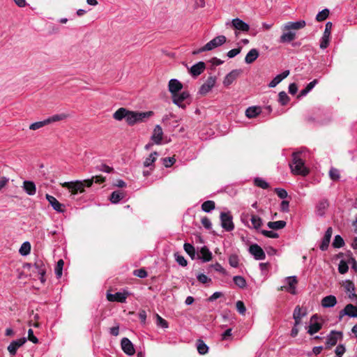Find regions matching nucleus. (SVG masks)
Returning a JSON list of instances; mask_svg holds the SVG:
<instances>
[{
    "mask_svg": "<svg viewBox=\"0 0 357 357\" xmlns=\"http://www.w3.org/2000/svg\"><path fill=\"white\" fill-rule=\"evenodd\" d=\"M153 115V112H135L130 111L124 107L118 109L114 114L113 118L116 121L126 119L129 126H134L137 123L143 122Z\"/></svg>",
    "mask_w": 357,
    "mask_h": 357,
    "instance_id": "f257e3e1",
    "label": "nucleus"
},
{
    "mask_svg": "<svg viewBox=\"0 0 357 357\" xmlns=\"http://www.w3.org/2000/svg\"><path fill=\"white\" fill-rule=\"evenodd\" d=\"M292 160L289 163L291 172L294 175L306 176L310 173V169L305 165V158L301 151L294 152L291 155Z\"/></svg>",
    "mask_w": 357,
    "mask_h": 357,
    "instance_id": "f03ea898",
    "label": "nucleus"
},
{
    "mask_svg": "<svg viewBox=\"0 0 357 357\" xmlns=\"http://www.w3.org/2000/svg\"><path fill=\"white\" fill-rule=\"evenodd\" d=\"M93 183V178L86 179L83 181H76L70 182H64L61 183L62 187L67 188L72 195L82 193L84 192L85 187H91Z\"/></svg>",
    "mask_w": 357,
    "mask_h": 357,
    "instance_id": "7ed1b4c3",
    "label": "nucleus"
},
{
    "mask_svg": "<svg viewBox=\"0 0 357 357\" xmlns=\"http://www.w3.org/2000/svg\"><path fill=\"white\" fill-rule=\"evenodd\" d=\"M222 227L227 231H231L234 229L233 217L230 212H222L220 215Z\"/></svg>",
    "mask_w": 357,
    "mask_h": 357,
    "instance_id": "20e7f679",
    "label": "nucleus"
},
{
    "mask_svg": "<svg viewBox=\"0 0 357 357\" xmlns=\"http://www.w3.org/2000/svg\"><path fill=\"white\" fill-rule=\"evenodd\" d=\"M190 97V94L188 91H183L181 93H177L172 95V102L182 109L186 107V101Z\"/></svg>",
    "mask_w": 357,
    "mask_h": 357,
    "instance_id": "39448f33",
    "label": "nucleus"
},
{
    "mask_svg": "<svg viewBox=\"0 0 357 357\" xmlns=\"http://www.w3.org/2000/svg\"><path fill=\"white\" fill-rule=\"evenodd\" d=\"M121 347L123 352L128 356H133L135 354L133 344L127 337H123L121 339Z\"/></svg>",
    "mask_w": 357,
    "mask_h": 357,
    "instance_id": "423d86ee",
    "label": "nucleus"
},
{
    "mask_svg": "<svg viewBox=\"0 0 357 357\" xmlns=\"http://www.w3.org/2000/svg\"><path fill=\"white\" fill-rule=\"evenodd\" d=\"M250 253L257 260H263L266 258V254L263 249L257 244H252L249 248Z\"/></svg>",
    "mask_w": 357,
    "mask_h": 357,
    "instance_id": "0eeeda50",
    "label": "nucleus"
},
{
    "mask_svg": "<svg viewBox=\"0 0 357 357\" xmlns=\"http://www.w3.org/2000/svg\"><path fill=\"white\" fill-rule=\"evenodd\" d=\"M226 40L227 38L225 36H218L205 45L206 49H208V51L212 50L214 48L223 45L226 42Z\"/></svg>",
    "mask_w": 357,
    "mask_h": 357,
    "instance_id": "6e6552de",
    "label": "nucleus"
},
{
    "mask_svg": "<svg viewBox=\"0 0 357 357\" xmlns=\"http://www.w3.org/2000/svg\"><path fill=\"white\" fill-rule=\"evenodd\" d=\"M342 337V333L332 331L326 339V348L330 349L331 347L336 345L338 338Z\"/></svg>",
    "mask_w": 357,
    "mask_h": 357,
    "instance_id": "1a4fd4ad",
    "label": "nucleus"
},
{
    "mask_svg": "<svg viewBox=\"0 0 357 357\" xmlns=\"http://www.w3.org/2000/svg\"><path fill=\"white\" fill-rule=\"evenodd\" d=\"M216 78L213 76H210L206 79V82L202 85L199 89V93L202 95H206L209 92L215 84Z\"/></svg>",
    "mask_w": 357,
    "mask_h": 357,
    "instance_id": "9d476101",
    "label": "nucleus"
},
{
    "mask_svg": "<svg viewBox=\"0 0 357 357\" xmlns=\"http://www.w3.org/2000/svg\"><path fill=\"white\" fill-rule=\"evenodd\" d=\"M305 26L306 22L305 20H300L297 22H289L283 26L282 30L284 31L290 30H299L304 28Z\"/></svg>",
    "mask_w": 357,
    "mask_h": 357,
    "instance_id": "9b49d317",
    "label": "nucleus"
},
{
    "mask_svg": "<svg viewBox=\"0 0 357 357\" xmlns=\"http://www.w3.org/2000/svg\"><path fill=\"white\" fill-rule=\"evenodd\" d=\"M26 342V337H22L17 340L13 341L8 347V351H9L10 354L12 356H15L17 353V349L24 344H25Z\"/></svg>",
    "mask_w": 357,
    "mask_h": 357,
    "instance_id": "f8f14e48",
    "label": "nucleus"
},
{
    "mask_svg": "<svg viewBox=\"0 0 357 357\" xmlns=\"http://www.w3.org/2000/svg\"><path fill=\"white\" fill-rule=\"evenodd\" d=\"M46 199L52 208L59 213H63L65 211V206L61 204L54 197L47 194Z\"/></svg>",
    "mask_w": 357,
    "mask_h": 357,
    "instance_id": "ddd939ff",
    "label": "nucleus"
},
{
    "mask_svg": "<svg viewBox=\"0 0 357 357\" xmlns=\"http://www.w3.org/2000/svg\"><path fill=\"white\" fill-rule=\"evenodd\" d=\"M241 72V70L238 69L233 70L232 71H231L225 76L223 80V84L225 86H229V85H231L238 77Z\"/></svg>",
    "mask_w": 357,
    "mask_h": 357,
    "instance_id": "4468645a",
    "label": "nucleus"
},
{
    "mask_svg": "<svg viewBox=\"0 0 357 357\" xmlns=\"http://www.w3.org/2000/svg\"><path fill=\"white\" fill-rule=\"evenodd\" d=\"M231 26L234 29L243 32H248L250 30V26L239 18L233 19Z\"/></svg>",
    "mask_w": 357,
    "mask_h": 357,
    "instance_id": "2eb2a0df",
    "label": "nucleus"
},
{
    "mask_svg": "<svg viewBox=\"0 0 357 357\" xmlns=\"http://www.w3.org/2000/svg\"><path fill=\"white\" fill-rule=\"evenodd\" d=\"M128 293L124 292H117L114 294H107V299L110 302H119V303H125L126 298L128 297Z\"/></svg>",
    "mask_w": 357,
    "mask_h": 357,
    "instance_id": "dca6fc26",
    "label": "nucleus"
},
{
    "mask_svg": "<svg viewBox=\"0 0 357 357\" xmlns=\"http://www.w3.org/2000/svg\"><path fill=\"white\" fill-rule=\"evenodd\" d=\"M183 87L182 83L176 79H170L168 84V89L171 95L179 93Z\"/></svg>",
    "mask_w": 357,
    "mask_h": 357,
    "instance_id": "f3484780",
    "label": "nucleus"
},
{
    "mask_svg": "<svg viewBox=\"0 0 357 357\" xmlns=\"http://www.w3.org/2000/svg\"><path fill=\"white\" fill-rule=\"evenodd\" d=\"M333 234V229L332 227H328L325 232L324 236L321 241V243L320 244V249L323 251L326 250L328 248L331 238Z\"/></svg>",
    "mask_w": 357,
    "mask_h": 357,
    "instance_id": "a211bd4d",
    "label": "nucleus"
},
{
    "mask_svg": "<svg viewBox=\"0 0 357 357\" xmlns=\"http://www.w3.org/2000/svg\"><path fill=\"white\" fill-rule=\"evenodd\" d=\"M163 132L160 126L157 125L155 126L151 136V139L156 144H160L162 140Z\"/></svg>",
    "mask_w": 357,
    "mask_h": 357,
    "instance_id": "6ab92c4d",
    "label": "nucleus"
},
{
    "mask_svg": "<svg viewBox=\"0 0 357 357\" xmlns=\"http://www.w3.org/2000/svg\"><path fill=\"white\" fill-rule=\"evenodd\" d=\"M205 68V63L203 61H199L191 67L190 69V73L193 77H197L204 72Z\"/></svg>",
    "mask_w": 357,
    "mask_h": 357,
    "instance_id": "aec40b11",
    "label": "nucleus"
},
{
    "mask_svg": "<svg viewBox=\"0 0 357 357\" xmlns=\"http://www.w3.org/2000/svg\"><path fill=\"white\" fill-rule=\"evenodd\" d=\"M197 259H202L204 262L209 261L212 259V253L206 246H204L197 254Z\"/></svg>",
    "mask_w": 357,
    "mask_h": 357,
    "instance_id": "412c9836",
    "label": "nucleus"
},
{
    "mask_svg": "<svg viewBox=\"0 0 357 357\" xmlns=\"http://www.w3.org/2000/svg\"><path fill=\"white\" fill-rule=\"evenodd\" d=\"M22 188L30 196L34 195L36 192V187L35 183L31 181H24Z\"/></svg>",
    "mask_w": 357,
    "mask_h": 357,
    "instance_id": "4be33fe9",
    "label": "nucleus"
},
{
    "mask_svg": "<svg viewBox=\"0 0 357 357\" xmlns=\"http://www.w3.org/2000/svg\"><path fill=\"white\" fill-rule=\"evenodd\" d=\"M337 304V299L335 296L329 295L324 297L321 300V305L324 307H332Z\"/></svg>",
    "mask_w": 357,
    "mask_h": 357,
    "instance_id": "5701e85b",
    "label": "nucleus"
},
{
    "mask_svg": "<svg viewBox=\"0 0 357 357\" xmlns=\"http://www.w3.org/2000/svg\"><path fill=\"white\" fill-rule=\"evenodd\" d=\"M289 75V70H287L282 72L281 74L278 75L273 79L268 84L270 88L275 87L282 80L286 78Z\"/></svg>",
    "mask_w": 357,
    "mask_h": 357,
    "instance_id": "b1692460",
    "label": "nucleus"
},
{
    "mask_svg": "<svg viewBox=\"0 0 357 357\" xmlns=\"http://www.w3.org/2000/svg\"><path fill=\"white\" fill-rule=\"evenodd\" d=\"M158 155V152L154 151L151 153L148 158L145 159L144 161V166L146 167H151V170L153 169L154 165L153 163L157 159V157Z\"/></svg>",
    "mask_w": 357,
    "mask_h": 357,
    "instance_id": "393cba45",
    "label": "nucleus"
},
{
    "mask_svg": "<svg viewBox=\"0 0 357 357\" xmlns=\"http://www.w3.org/2000/svg\"><path fill=\"white\" fill-rule=\"evenodd\" d=\"M350 317H357V307L353 304H347L343 309V313Z\"/></svg>",
    "mask_w": 357,
    "mask_h": 357,
    "instance_id": "a878e982",
    "label": "nucleus"
},
{
    "mask_svg": "<svg viewBox=\"0 0 357 357\" xmlns=\"http://www.w3.org/2000/svg\"><path fill=\"white\" fill-rule=\"evenodd\" d=\"M259 52L257 49L250 50L245 58V61L248 64L253 63L259 56Z\"/></svg>",
    "mask_w": 357,
    "mask_h": 357,
    "instance_id": "bb28decb",
    "label": "nucleus"
},
{
    "mask_svg": "<svg viewBox=\"0 0 357 357\" xmlns=\"http://www.w3.org/2000/svg\"><path fill=\"white\" fill-rule=\"evenodd\" d=\"M261 113V108L259 107H250L245 111V115L249 119H252Z\"/></svg>",
    "mask_w": 357,
    "mask_h": 357,
    "instance_id": "cd10ccee",
    "label": "nucleus"
},
{
    "mask_svg": "<svg viewBox=\"0 0 357 357\" xmlns=\"http://www.w3.org/2000/svg\"><path fill=\"white\" fill-rule=\"evenodd\" d=\"M329 204L327 199H322L319 202L317 205V211L319 215L322 216L325 213L326 209L328 207Z\"/></svg>",
    "mask_w": 357,
    "mask_h": 357,
    "instance_id": "c85d7f7f",
    "label": "nucleus"
},
{
    "mask_svg": "<svg viewBox=\"0 0 357 357\" xmlns=\"http://www.w3.org/2000/svg\"><path fill=\"white\" fill-rule=\"evenodd\" d=\"M68 116V114L62 113V114L53 115V116L47 118L45 120H46L47 124L48 125L52 123L63 121V120L66 119Z\"/></svg>",
    "mask_w": 357,
    "mask_h": 357,
    "instance_id": "c756f323",
    "label": "nucleus"
},
{
    "mask_svg": "<svg viewBox=\"0 0 357 357\" xmlns=\"http://www.w3.org/2000/svg\"><path fill=\"white\" fill-rule=\"evenodd\" d=\"M296 38V33L292 31L284 33L280 38V42L282 43H290Z\"/></svg>",
    "mask_w": 357,
    "mask_h": 357,
    "instance_id": "7c9ffc66",
    "label": "nucleus"
},
{
    "mask_svg": "<svg viewBox=\"0 0 357 357\" xmlns=\"http://www.w3.org/2000/svg\"><path fill=\"white\" fill-rule=\"evenodd\" d=\"M286 222L284 220H278L275 222H268L267 226L273 230L283 229L286 226Z\"/></svg>",
    "mask_w": 357,
    "mask_h": 357,
    "instance_id": "2f4dec72",
    "label": "nucleus"
},
{
    "mask_svg": "<svg viewBox=\"0 0 357 357\" xmlns=\"http://www.w3.org/2000/svg\"><path fill=\"white\" fill-rule=\"evenodd\" d=\"M124 197V193L121 191L117 190L114 191L109 197V200L113 204H116L119 202H120L121 199H123Z\"/></svg>",
    "mask_w": 357,
    "mask_h": 357,
    "instance_id": "473e14b6",
    "label": "nucleus"
},
{
    "mask_svg": "<svg viewBox=\"0 0 357 357\" xmlns=\"http://www.w3.org/2000/svg\"><path fill=\"white\" fill-rule=\"evenodd\" d=\"M287 281L289 285V288L287 290L291 294H295V286L298 283V280L296 276L287 277Z\"/></svg>",
    "mask_w": 357,
    "mask_h": 357,
    "instance_id": "72a5a7b5",
    "label": "nucleus"
},
{
    "mask_svg": "<svg viewBox=\"0 0 357 357\" xmlns=\"http://www.w3.org/2000/svg\"><path fill=\"white\" fill-rule=\"evenodd\" d=\"M184 250L186 252L187 254L191 257L192 259H195V249L194 246L188 243H185L183 245Z\"/></svg>",
    "mask_w": 357,
    "mask_h": 357,
    "instance_id": "f704fd0d",
    "label": "nucleus"
},
{
    "mask_svg": "<svg viewBox=\"0 0 357 357\" xmlns=\"http://www.w3.org/2000/svg\"><path fill=\"white\" fill-rule=\"evenodd\" d=\"M322 328V324L319 322H314L310 324L309 326V328L307 333L310 335H314V333L319 332Z\"/></svg>",
    "mask_w": 357,
    "mask_h": 357,
    "instance_id": "c9c22d12",
    "label": "nucleus"
},
{
    "mask_svg": "<svg viewBox=\"0 0 357 357\" xmlns=\"http://www.w3.org/2000/svg\"><path fill=\"white\" fill-rule=\"evenodd\" d=\"M215 207V204L213 201L211 200L206 201L202 204V209L206 213L210 212L211 211L214 209Z\"/></svg>",
    "mask_w": 357,
    "mask_h": 357,
    "instance_id": "e433bc0d",
    "label": "nucleus"
},
{
    "mask_svg": "<svg viewBox=\"0 0 357 357\" xmlns=\"http://www.w3.org/2000/svg\"><path fill=\"white\" fill-rule=\"evenodd\" d=\"M253 228L258 229L262 225V220L257 215H252L250 218Z\"/></svg>",
    "mask_w": 357,
    "mask_h": 357,
    "instance_id": "4c0bfd02",
    "label": "nucleus"
},
{
    "mask_svg": "<svg viewBox=\"0 0 357 357\" xmlns=\"http://www.w3.org/2000/svg\"><path fill=\"white\" fill-rule=\"evenodd\" d=\"M208 346L202 340L197 341V351L201 355H204L208 352Z\"/></svg>",
    "mask_w": 357,
    "mask_h": 357,
    "instance_id": "58836bf2",
    "label": "nucleus"
},
{
    "mask_svg": "<svg viewBox=\"0 0 357 357\" xmlns=\"http://www.w3.org/2000/svg\"><path fill=\"white\" fill-rule=\"evenodd\" d=\"M330 14V11L328 8H325L320 11L316 16V20L317 22H323L326 20Z\"/></svg>",
    "mask_w": 357,
    "mask_h": 357,
    "instance_id": "ea45409f",
    "label": "nucleus"
},
{
    "mask_svg": "<svg viewBox=\"0 0 357 357\" xmlns=\"http://www.w3.org/2000/svg\"><path fill=\"white\" fill-rule=\"evenodd\" d=\"M233 280H234V282L235 283V284L241 289H243L246 287V284H247L246 281H245V278L242 276H239V275L234 276L233 278Z\"/></svg>",
    "mask_w": 357,
    "mask_h": 357,
    "instance_id": "a19ab883",
    "label": "nucleus"
},
{
    "mask_svg": "<svg viewBox=\"0 0 357 357\" xmlns=\"http://www.w3.org/2000/svg\"><path fill=\"white\" fill-rule=\"evenodd\" d=\"M96 172H107V173H110L112 172H113L114 169L111 167H109L108 165L104 164V163H100L99 165H97L95 167H94Z\"/></svg>",
    "mask_w": 357,
    "mask_h": 357,
    "instance_id": "79ce46f5",
    "label": "nucleus"
},
{
    "mask_svg": "<svg viewBox=\"0 0 357 357\" xmlns=\"http://www.w3.org/2000/svg\"><path fill=\"white\" fill-rule=\"evenodd\" d=\"M328 174L330 178L334 181H338L340 178V171L335 167H331L330 169Z\"/></svg>",
    "mask_w": 357,
    "mask_h": 357,
    "instance_id": "37998d69",
    "label": "nucleus"
},
{
    "mask_svg": "<svg viewBox=\"0 0 357 357\" xmlns=\"http://www.w3.org/2000/svg\"><path fill=\"white\" fill-rule=\"evenodd\" d=\"M20 253L23 255H27L31 251V244L29 242H24L20 248Z\"/></svg>",
    "mask_w": 357,
    "mask_h": 357,
    "instance_id": "c03bdc74",
    "label": "nucleus"
},
{
    "mask_svg": "<svg viewBox=\"0 0 357 357\" xmlns=\"http://www.w3.org/2000/svg\"><path fill=\"white\" fill-rule=\"evenodd\" d=\"M332 245L335 248H340L344 246V241L340 235H336Z\"/></svg>",
    "mask_w": 357,
    "mask_h": 357,
    "instance_id": "a18cd8bd",
    "label": "nucleus"
},
{
    "mask_svg": "<svg viewBox=\"0 0 357 357\" xmlns=\"http://www.w3.org/2000/svg\"><path fill=\"white\" fill-rule=\"evenodd\" d=\"M255 185L262 189H268L269 184L261 178H256L254 181Z\"/></svg>",
    "mask_w": 357,
    "mask_h": 357,
    "instance_id": "49530a36",
    "label": "nucleus"
},
{
    "mask_svg": "<svg viewBox=\"0 0 357 357\" xmlns=\"http://www.w3.org/2000/svg\"><path fill=\"white\" fill-rule=\"evenodd\" d=\"M63 265H64V261L63 259H59L57 261L56 266L55 267V274L57 278L61 277Z\"/></svg>",
    "mask_w": 357,
    "mask_h": 357,
    "instance_id": "de8ad7c7",
    "label": "nucleus"
},
{
    "mask_svg": "<svg viewBox=\"0 0 357 357\" xmlns=\"http://www.w3.org/2000/svg\"><path fill=\"white\" fill-rule=\"evenodd\" d=\"M34 266L37 269L40 275H43L45 274V267L42 261L39 260L36 261L34 264Z\"/></svg>",
    "mask_w": 357,
    "mask_h": 357,
    "instance_id": "09e8293b",
    "label": "nucleus"
},
{
    "mask_svg": "<svg viewBox=\"0 0 357 357\" xmlns=\"http://www.w3.org/2000/svg\"><path fill=\"white\" fill-rule=\"evenodd\" d=\"M343 287L344 290L347 292H354L355 291V285L354 282L351 280H346L343 283Z\"/></svg>",
    "mask_w": 357,
    "mask_h": 357,
    "instance_id": "8fccbe9b",
    "label": "nucleus"
},
{
    "mask_svg": "<svg viewBox=\"0 0 357 357\" xmlns=\"http://www.w3.org/2000/svg\"><path fill=\"white\" fill-rule=\"evenodd\" d=\"M238 257L237 255H231L229 257V264L231 266L236 268L238 266Z\"/></svg>",
    "mask_w": 357,
    "mask_h": 357,
    "instance_id": "3c124183",
    "label": "nucleus"
},
{
    "mask_svg": "<svg viewBox=\"0 0 357 357\" xmlns=\"http://www.w3.org/2000/svg\"><path fill=\"white\" fill-rule=\"evenodd\" d=\"M133 275L140 278H145L147 277L148 273H147V271L145 270V268H142L139 269L134 270Z\"/></svg>",
    "mask_w": 357,
    "mask_h": 357,
    "instance_id": "603ef678",
    "label": "nucleus"
},
{
    "mask_svg": "<svg viewBox=\"0 0 357 357\" xmlns=\"http://www.w3.org/2000/svg\"><path fill=\"white\" fill-rule=\"evenodd\" d=\"M279 102L282 105H285L289 100V98L287 94L284 91H281L279 93Z\"/></svg>",
    "mask_w": 357,
    "mask_h": 357,
    "instance_id": "864d4df0",
    "label": "nucleus"
},
{
    "mask_svg": "<svg viewBox=\"0 0 357 357\" xmlns=\"http://www.w3.org/2000/svg\"><path fill=\"white\" fill-rule=\"evenodd\" d=\"M349 270L347 262L344 260H341L338 266V271L341 274L346 273Z\"/></svg>",
    "mask_w": 357,
    "mask_h": 357,
    "instance_id": "5fc2aeb1",
    "label": "nucleus"
},
{
    "mask_svg": "<svg viewBox=\"0 0 357 357\" xmlns=\"http://www.w3.org/2000/svg\"><path fill=\"white\" fill-rule=\"evenodd\" d=\"M47 125L46 123V120L42 121H38L36 123H33L29 126V129L36 130H38L45 126Z\"/></svg>",
    "mask_w": 357,
    "mask_h": 357,
    "instance_id": "6e6d98bb",
    "label": "nucleus"
},
{
    "mask_svg": "<svg viewBox=\"0 0 357 357\" xmlns=\"http://www.w3.org/2000/svg\"><path fill=\"white\" fill-rule=\"evenodd\" d=\"M236 310L241 314H245L246 311V307L244 305V303L241 301H238L236 303Z\"/></svg>",
    "mask_w": 357,
    "mask_h": 357,
    "instance_id": "4d7b16f0",
    "label": "nucleus"
},
{
    "mask_svg": "<svg viewBox=\"0 0 357 357\" xmlns=\"http://www.w3.org/2000/svg\"><path fill=\"white\" fill-rule=\"evenodd\" d=\"M156 320H157V325L161 326L162 328H167L168 327V323L167 321L162 318L160 315L158 314H155Z\"/></svg>",
    "mask_w": 357,
    "mask_h": 357,
    "instance_id": "13d9d810",
    "label": "nucleus"
},
{
    "mask_svg": "<svg viewBox=\"0 0 357 357\" xmlns=\"http://www.w3.org/2000/svg\"><path fill=\"white\" fill-rule=\"evenodd\" d=\"M162 161L166 167H170L175 163L176 159L174 157H168L162 158Z\"/></svg>",
    "mask_w": 357,
    "mask_h": 357,
    "instance_id": "bf43d9fd",
    "label": "nucleus"
},
{
    "mask_svg": "<svg viewBox=\"0 0 357 357\" xmlns=\"http://www.w3.org/2000/svg\"><path fill=\"white\" fill-rule=\"evenodd\" d=\"M301 311H302L301 307L299 305H297L294 310L293 318L302 319V317L305 315V312L302 313Z\"/></svg>",
    "mask_w": 357,
    "mask_h": 357,
    "instance_id": "052dcab7",
    "label": "nucleus"
},
{
    "mask_svg": "<svg viewBox=\"0 0 357 357\" xmlns=\"http://www.w3.org/2000/svg\"><path fill=\"white\" fill-rule=\"evenodd\" d=\"M346 349L343 344H339L335 350V353L336 354V357H342V356L345 353Z\"/></svg>",
    "mask_w": 357,
    "mask_h": 357,
    "instance_id": "680f3d73",
    "label": "nucleus"
},
{
    "mask_svg": "<svg viewBox=\"0 0 357 357\" xmlns=\"http://www.w3.org/2000/svg\"><path fill=\"white\" fill-rule=\"evenodd\" d=\"M274 192L280 199H285L287 196V192L282 188H275Z\"/></svg>",
    "mask_w": 357,
    "mask_h": 357,
    "instance_id": "e2e57ef3",
    "label": "nucleus"
},
{
    "mask_svg": "<svg viewBox=\"0 0 357 357\" xmlns=\"http://www.w3.org/2000/svg\"><path fill=\"white\" fill-rule=\"evenodd\" d=\"M261 233L265 236L266 237H268V238H278V234L274 231H268V230H261Z\"/></svg>",
    "mask_w": 357,
    "mask_h": 357,
    "instance_id": "0e129e2a",
    "label": "nucleus"
},
{
    "mask_svg": "<svg viewBox=\"0 0 357 357\" xmlns=\"http://www.w3.org/2000/svg\"><path fill=\"white\" fill-rule=\"evenodd\" d=\"M176 261L177 263L182 266H186L188 264L187 260L184 258V257L179 255L178 254H175Z\"/></svg>",
    "mask_w": 357,
    "mask_h": 357,
    "instance_id": "69168bd1",
    "label": "nucleus"
},
{
    "mask_svg": "<svg viewBox=\"0 0 357 357\" xmlns=\"http://www.w3.org/2000/svg\"><path fill=\"white\" fill-rule=\"evenodd\" d=\"M197 280L202 284H206L208 282H211V279L208 278L206 275L200 273L197 277Z\"/></svg>",
    "mask_w": 357,
    "mask_h": 357,
    "instance_id": "338daca9",
    "label": "nucleus"
},
{
    "mask_svg": "<svg viewBox=\"0 0 357 357\" xmlns=\"http://www.w3.org/2000/svg\"><path fill=\"white\" fill-rule=\"evenodd\" d=\"M329 41L330 37L323 36L320 43V47L321 49H326L329 45Z\"/></svg>",
    "mask_w": 357,
    "mask_h": 357,
    "instance_id": "774afa93",
    "label": "nucleus"
}]
</instances>
